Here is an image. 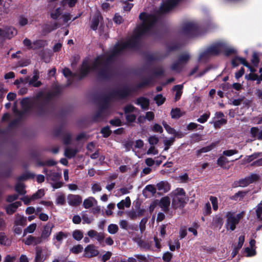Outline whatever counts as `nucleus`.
<instances>
[{
	"mask_svg": "<svg viewBox=\"0 0 262 262\" xmlns=\"http://www.w3.org/2000/svg\"><path fill=\"white\" fill-rule=\"evenodd\" d=\"M58 27V24L57 23H54L53 25H47L46 26L45 28V30L47 33H49L51 31L55 30Z\"/></svg>",
	"mask_w": 262,
	"mask_h": 262,
	"instance_id": "0e129e2a",
	"label": "nucleus"
},
{
	"mask_svg": "<svg viewBox=\"0 0 262 262\" xmlns=\"http://www.w3.org/2000/svg\"><path fill=\"white\" fill-rule=\"evenodd\" d=\"M156 186L158 190L164 192H166L170 189V186L167 181H161L157 184Z\"/></svg>",
	"mask_w": 262,
	"mask_h": 262,
	"instance_id": "6ab92c4d",
	"label": "nucleus"
},
{
	"mask_svg": "<svg viewBox=\"0 0 262 262\" xmlns=\"http://www.w3.org/2000/svg\"><path fill=\"white\" fill-rule=\"evenodd\" d=\"M223 224V219L222 217L219 215H216L212 220V222L211 223V228H219L220 229Z\"/></svg>",
	"mask_w": 262,
	"mask_h": 262,
	"instance_id": "f8f14e48",
	"label": "nucleus"
},
{
	"mask_svg": "<svg viewBox=\"0 0 262 262\" xmlns=\"http://www.w3.org/2000/svg\"><path fill=\"white\" fill-rule=\"evenodd\" d=\"M229 162L228 159L224 156H221L217 160V164L222 167H224V166Z\"/></svg>",
	"mask_w": 262,
	"mask_h": 262,
	"instance_id": "a19ab883",
	"label": "nucleus"
},
{
	"mask_svg": "<svg viewBox=\"0 0 262 262\" xmlns=\"http://www.w3.org/2000/svg\"><path fill=\"white\" fill-rule=\"evenodd\" d=\"M170 200L168 196H165L161 199L159 203V206L162 208L163 211L166 212L169 210V206L170 205Z\"/></svg>",
	"mask_w": 262,
	"mask_h": 262,
	"instance_id": "dca6fc26",
	"label": "nucleus"
},
{
	"mask_svg": "<svg viewBox=\"0 0 262 262\" xmlns=\"http://www.w3.org/2000/svg\"><path fill=\"white\" fill-rule=\"evenodd\" d=\"M45 194L44 190L43 189L38 190L36 193L32 195V199L35 200L41 198Z\"/></svg>",
	"mask_w": 262,
	"mask_h": 262,
	"instance_id": "4d7b16f0",
	"label": "nucleus"
},
{
	"mask_svg": "<svg viewBox=\"0 0 262 262\" xmlns=\"http://www.w3.org/2000/svg\"><path fill=\"white\" fill-rule=\"evenodd\" d=\"M162 124L165 129L169 134L174 135V134L176 133V130L174 128L171 127L165 121L162 122Z\"/></svg>",
	"mask_w": 262,
	"mask_h": 262,
	"instance_id": "09e8293b",
	"label": "nucleus"
},
{
	"mask_svg": "<svg viewBox=\"0 0 262 262\" xmlns=\"http://www.w3.org/2000/svg\"><path fill=\"white\" fill-rule=\"evenodd\" d=\"M107 230L110 234H114L118 232V227L116 224H112L108 226Z\"/></svg>",
	"mask_w": 262,
	"mask_h": 262,
	"instance_id": "37998d69",
	"label": "nucleus"
},
{
	"mask_svg": "<svg viewBox=\"0 0 262 262\" xmlns=\"http://www.w3.org/2000/svg\"><path fill=\"white\" fill-rule=\"evenodd\" d=\"M185 65L182 63L180 60H178V61L174 62L172 66H171V69L173 71H177V72H180L183 68L184 67Z\"/></svg>",
	"mask_w": 262,
	"mask_h": 262,
	"instance_id": "c756f323",
	"label": "nucleus"
},
{
	"mask_svg": "<svg viewBox=\"0 0 262 262\" xmlns=\"http://www.w3.org/2000/svg\"><path fill=\"white\" fill-rule=\"evenodd\" d=\"M99 253L97 247L94 245L90 244L85 248L84 256L86 257L91 258L97 256Z\"/></svg>",
	"mask_w": 262,
	"mask_h": 262,
	"instance_id": "9d476101",
	"label": "nucleus"
},
{
	"mask_svg": "<svg viewBox=\"0 0 262 262\" xmlns=\"http://www.w3.org/2000/svg\"><path fill=\"white\" fill-rule=\"evenodd\" d=\"M61 173L50 170L49 174H47L46 179L48 181H51L52 182H56L58 181L61 178Z\"/></svg>",
	"mask_w": 262,
	"mask_h": 262,
	"instance_id": "f3484780",
	"label": "nucleus"
},
{
	"mask_svg": "<svg viewBox=\"0 0 262 262\" xmlns=\"http://www.w3.org/2000/svg\"><path fill=\"white\" fill-rule=\"evenodd\" d=\"M83 250V247L81 245H77L74 246L71 249V251L74 254H78Z\"/></svg>",
	"mask_w": 262,
	"mask_h": 262,
	"instance_id": "680f3d73",
	"label": "nucleus"
},
{
	"mask_svg": "<svg viewBox=\"0 0 262 262\" xmlns=\"http://www.w3.org/2000/svg\"><path fill=\"white\" fill-rule=\"evenodd\" d=\"M209 199L212 205L213 210L215 211L217 210L218 209V201L217 198L211 196Z\"/></svg>",
	"mask_w": 262,
	"mask_h": 262,
	"instance_id": "8fccbe9b",
	"label": "nucleus"
},
{
	"mask_svg": "<svg viewBox=\"0 0 262 262\" xmlns=\"http://www.w3.org/2000/svg\"><path fill=\"white\" fill-rule=\"evenodd\" d=\"M53 227V224L49 223L44 227L41 236H40V237H41L42 240L47 238L50 235Z\"/></svg>",
	"mask_w": 262,
	"mask_h": 262,
	"instance_id": "4468645a",
	"label": "nucleus"
},
{
	"mask_svg": "<svg viewBox=\"0 0 262 262\" xmlns=\"http://www.w3.org/2000/svg\"><path fill=\"white\" fill-rule=\"evenodd\" d=\"M199 28L192 23H187L183 25L182 33L188 37H194L198 34Z\"/></svg>",
	"mask_w": 262,
	"mask_h": 262,
	"instance_id": "423d86ee",
	"label": "nucleus"
},
{
	"mask_svg": "<svg viewBox=\"0 0 262 262\" xmlns=\"http://www.w3.org/2000/svg\"><path fill=\"white\" fill-rule=\"evenodd\" d=\"M42 241L41 237L29 235L25 241V244L27 245H36L40 244Z\"/></svg>",
	"mask_w": 262,
	"mask_h": 262,
	"instance_id": "ddd939ff",
	"label": "nucleus"
},
{
	"mask_svg": "<svg viewBox=\"0 0 262 262\" xmlns=\"http://www.w3.org/2000/svg\"><path fill=\"white\" fill-rule=\"evenodd\" d=\"M15 191L20 195H23L26 193L25 190V185L23 183H18L15 186Z\"/></svg>",
	"mask_w": 262,
	"mask_h": 262,
	"instance_id": "e433bc0d",
	"label": "nucleus"
},
{
	"mask_svg": "<svg viewBox=\"0 0 262 262\" xmlns=\"http://www.w3.org/2000/svg\"><path fill=\"white\" fill-rule=\"evenodd\" d=\"M68 236V234L64 233L62 231L59 232L55 235V239L59 242H61L63 238H66Z\"/></svg>",
	"mask_w": 262,
	"mask_h": 262,
	"instance_id": "79ce46f5",
	"label": "nucleus"
},
{
	"mask_svg": "<svg viewBox=\"0 0 262 262\" xmlns=\"http://www.w3.org/2000/svg\"><path fill=\"white\" fill-rule=\"evenodd\" d=\"M27 219L24 216L19 214L15 215L14 224L15 226H25L26 224Z\"/></svg>",
	"mask_w": 262,
	"mask_h": 262,
	"instance_id": "a878e982",
	"label": "nucleus"
},
{
	"mask_svg": "<svg viewBox=\"0 0 262 262\" xmlns=\"http://www.w3.org/2000/svg\"><path fill=\"white\" fill-rule=\"evenodd\" d=\"M36 228V224L35 223H33L27 227L26 229H25L24 231V235L27 234V233H33Z\"/></svg>",
	"mask_w": 262,
	"mask_h": 262,
	"instance_id": "4c0bfd02",
	"label": "nucleus"
},
{
	"mask_svg": "<svg viewBox=\"0 0 262 262\" xmlns=\"http://www.w3.org/2000/svg\"><path fill=\"white\" fill-rule=\"evenodd\" d=\"M215 146V144H212L206 147L202 148L201 149L196 151L197 156H199L202 153L207 152L212 149Z\"/></svg>",
	"mask_w": 262,
	"mask_h": 262,
	"instance_id": "c9c22d12",
	"label": "nucleus"
},
{
	"mask_svg": "<svg viewBox=\"0 0 262 262\" xmlns=\"http://www.w3.org/2000/svg\"><path fill=\"white\" fill-rule=\"evenodd\" d=\"M174 141V137L170 138L169 139H165L164 140V144L165 145L164 150H167L169 147L173 144Z\"/></svg>",
	"mask_w": 262,
	"mask_h": 262,
	"instance_id": "c03bdc74",
	"label": "nucleus"
},
{
	"mask_svg": "<svg viewBox=\"0 0 262 262\" xmlns=\"http://www.w3.org/2000/svg\"><path fill=\"white\" fill-rule=\"evenodd\" d=\"M256 214L258 219L261 220L262 217L261 214H262V203H259L256 207Z\"/></svg>",
	"mask_w": 262,
	"mask_h": 262,
	"instance_id": "13d9d810",
	"label": "nucleus"
},
{
	"mask_svg": "<svg viewBox=\"0 0 262 262\" xmlns=\"http://www.w3.org/2000/svg\"><path fill=\"white\" fill-rule=\"evenodd\" d=\"M259 176L255 173H251L250 176L234 182V184L236 187H244L258 180Z\"/></svg>",
	"mask_w": 262,
	"mask_h": 262,
	"instance_id": "0eeeda50",
	"label": "nucleus"
},
{
	"mask_svg": "<svg viewBox=\"0 0 262 262\" xmlns=\"http://www.w3.org/2000/svg\"><path fill=\"white\" fill-rule=\"evenodd\" d=\"M211 212V205L209 202L205 204L203 214L205 215L210 214Z\"/></svg>",
	"mask_w": 262,
	"mask_h": 262,
	"instance_id": "e2e57ef3",
	"label": "nucleus"
},
{
	"mask_svg": "<svg viewBox=\"0 0 262 262\" xmlns=\"http://www.w3.org/2000/svg\"><path fill=\"white\" fill-rule=\"evenodd\" d=\"M77 152L78 150L76 148L67 147L64 149V156L68 158L71 159L74 157Z\"/></svg>",
	"mask_w": 262,
	"mask_h": 262,
	"instance_id": "412c9836",
	"label": "nucleus"
},
{
	"mask_svg": "<svg viewBox=\"0 0 262 262\" xmlns=\"http://www.w3.org/2000/svg\"><path fill=\"white\" fill-rule=\"evenodd\" d=\"M244 214V211H242L237 214H235V213L233 212H227L225 215L226 218L225 224L226 229L231 231H234L236 228V225L238 224Z\"/></svg>",
	"mask_w": 262,
	"mask_h": 262,
	"instance_id": "20e7f679",
	"label": "nucleus"
},
{
	"mask_svg": "<svg viewBox=\"0 0 262 262\" xmlns=\"http://www.w3.org/2000/svg\"><path fill=\"white\" fill-rule=\"evenodd\" d=\"M46 45V41L42 40H37L33 42L32 49L36 50L44 47Z\"/></svg>",
	"mask_w": 262,
	"mask_h": 262,
	"instance_id": "2f4dec72",
	"label": "nucleus"
},
{
	"mask_svg": "<svg viewBox=\"0 0 262 262\" xmlns=\"http://www.w3.org/2000/svg\"><path fill=\"white\" fill-rule=\"evenodd\" d=\"M210 113H205L201 116V117L197 119L198 122L203 123L207 121L208 119L209 118Z\"/></svg>",
	"mask_w": 262,
	"mask_h": 262,
	"instance_id": "bf43d9fd",
	"label": "nucleus"
},
{
	"mask_svg": "<svg viewBox=\"0 0 262 262\" xmlns=\"http://www.w3.org/2000/svg\"><path fill=\"white\" fill-rule=\"evenodd\" d=\"M137 104L139 105L143 109H148L149 101L148 99L144 97H140L137 100Z\"/></svg>",
	"mask_w": 262,
	"mask_h": 262,
	"instance_id": "aec40b11",
	"label": "nucleus"
},
{
	"mask_svg": "<svg viewBox=\"0 0 262 262\" xmlns=\"http://www.w3.org/2000/svg\"><path fill=\"white\" fill-rule=\"evenodd\" d=\"M173 198L172 201V206L173 208H182L186 204V196L184 190L178 188L173 192Z\"/></svg>",
	"mask_w": 262,
	"mask_h": 262,
	"instance_id": "39448f33",
	"label": "nucleus"
},
{
	"mask_svg": "<svg viewBox=\"0 0 262 262\" xmlns=\"http://www.w3.org/2000/svg\"><path fill=\"white\" fill-rule=\"evenodd\" d=\"M10 4L8 3H0V14L4 15L7 14L9 13Z\"/></svg>",
	"mask_w": 262,
	"mask_h": 262,
	"instance_id": "393cba45",
	"label": "nucleus"
},
{
	"mask_svg": "<svg viewBox=\"0 0 262 262\" xmlns=\"http://www.w3.org/2000/svg\"><path fill=\"white\" fill-rule=\"evenodd\" d=\"M97 203V202L94 198L89 197L84 200L83 205L85 208L88 209L93 206Z\"/></svg>",
	"mask_w": 262,
	"mask_h": 262,
	"instance_id": "4be33fe9",
	"label": "nucleus"
},
{
	"mask_svg": "<svg viewBox=\"0 0 262 262\" xmlns=\"http://www.w3.org/2000/svg\"><path fill=\"white\" fill-rule=\"evenodd\" d=\"M182 85H175L173 89L176 91V93L175 95V101H177L180 99L181 95L182 94Z\"/></svg>",
	"mask_w": 262,
	"mask_h": 262,
	"instance_id": "7c9ffc66",
	"label": "nucleus"
},
{
	"mask_svg": "<svg viewBox=\"0 0 262 262\" xmlns=\"http://www.w3.org/2000/svg\"><path fill=\"white\" fill-rule=\"evenodd\" d=\"M130 205V198L127 196L124 200H122L117 204V207L120 209H124V207H129Z\"/></svg>",
	"mask_w": 262,
	"mask_h": 262,
	"instance_id": "c85d7f7f",
	"label": "nucleus"
},
{
	"mask_svg": "<svg viewBox=\"0 0 262 262\" xmlns=\"http://www.w3.org/2000/svg\"><path fill=\"white\" fill-rule=\"evenodd\" d=\"M224 48L223 49L222 52H224L226 55L228 56L235 52V50L227 46V44L224 42Z\"/></svg>",
	"mask_w": 262,
	"mask_h": 262,
	"instance_id": "ea45409f",
	"label": "nucleus"
},
{
	"mask_svg": "<svg viewBox=\"0 0 262 262\" xmlns=\"http://www.w3.org/2000/svg\"><path fill=\"white\" fill-rule=\"evenodd\" d=\"M238 62H240L245 67H249V63L246 61V59L243 57H236L232 61V64L234 67H237L238 65Z\"/></svg>",
	"mask_w": 262,
	"mask_h": 262,
	"instance_id": "5701e85b",
	"label": "nucleus"
},
{
	"mask_svg": "<svg viewBox=\"0 0 262 262\" xmlns=\"http://www.w3.org/2000/svg\"><path fill=\"white\" fill-rule=\"evenodd\" d=\"M185 113L182 112L179 108H175L172 109L170 112L171 117L173 119L179 118L183 116Z\"/></svg>",
	"mask_w": 262,
	"mask_h": 262,
	"instance_id": "cd10ccee",
	"label": "nucleus"
},
{
	"mask_svg": "<svg viewBox=\"0 0 262 262\" xmlns=\"http://www.w3.org/2000/svg\"><path fill=\"white\" fill-rule=\"evenodd\" d=\"M77 1L78 0H62L61 5L63 6L68 5L70 7H72L76 4Z\"/></svg>",
	"mask_w": 262,
	"mask_h": 262,
	"instance_id": "5fc2aeb1",
	"label": "nucleus"
},
{
	"mask_svg": "<svg viewBox=\"0 0 262 262\" xmlns=\"http://www.w3.org/2000/svg\"><path fill=\"white\" fill-rule=\"evenodd\" d=\"M226 122L227 120L225 118H222L221 119L215 121L213 125L215 128H220L222 125L226 124Z\"/></svg>",
	"mask_w": 262,
	"mask_h": 262,
	"instance_id": "864d4df0",
	"label": "nucleus"
},
{
	"mask_svg": "<svg viewBox=\"0 0 262 262\" xmlns=\"http://www.w3.org/2000/svg\"><path fill=\"white\" fill-rule=\"evenodd\" d=\"M168 246L171 251H174L176 249H179L180 248V243L178 239H175L173 243L170 241L168 242Z\"/></svg>",
	"mask_w": 262,
	"mask_h": 262,
	"instance_id": "473e14b6",
	"label": "nucleus"
},
{
	"mask_svg": "<svg viewBox=\"0 0 262 262\" xmlns=\"http://www.w3.org/2000/svg\"><path fill=\"white\" fill-rule=\"evenodd\" d=\"M149 143L152 146L157 144L159 142V138L156 136H151L148 139Z\"/></svg>",
	"mask_w": 262,
	"mask_h": 262,
	"instance_id": "052dcab7",
	"label": "nucleus"
},
{
	"mask_svg": "<svg viewBox=\"0 0 262 262\" xmlns=\"http://www.w3.org/2000/svg\"><path fill=\"white\" fill-rule=\"evenodd\" d=\"M73 237L75 239L80 241L83 237V233L80 230H75L73 233Z\"/></svg>",
	"mask_w": 262,
	"mask_h": 262,
	"instance_id": "de8ad7c7",
	"label": "nucleus"
},
{
	"mask_svg": "<svg viewBox=\"0 0 262 262\" xmlns=\"http://www.w3.org/2000/svg\"><path fill=\"white\" fill-rule=\"evenodd\" d=\"M154 100L158 105H160L164 102L165 98L163 97L162 95L158 94L155 96Z\"/></svg>",
	"mask_w": 262,
	"mask_h": 262,
	"instance_id": "603ef678",
	"label": "nucleus"
},
{
	"mask_svg": "<svg viewBox=\"0 0 262 262\" xmlns=\"http://www.w3.org/2000/svg\"><path fill=\"white\" fill-rule=\"evenodd\" d=\"M68 202L70 206H77L82 202V198L79 195L70 194L67 197Z\"/></svg>",
	"mask_w": 262,
	"mask_h": 262,
	"instance_id": "9b49d317",
	"label": "nucleus"
},
{
	"mask_svg": "<svg viewBox=\"0 0 262 262\" xmlns=\"http://www.w3.org/2000/svg\"><path fill=\"white\" fill-rule=\"evenodd\" d=\"M56 203L57 205H63L65 203V196L63 194L58 195L56 200Z\"/></svg>",
	"mask_w": 262,
	"mask_h": 262,
	"instance_id": "338daca9",
	"label": "nucleus"
},
{
	"mask_svg": "<svg viewBox=\"0 0 262 262\" xmlns=\"http://www.w3.org/2000/svg\"><path fill=\"white\" fill-rule=\"evenodd\" d=\"M130 93L129 90L126 87L118 88L114 90L101 104L99 110L94 116V120L99 121L103 119L110 113V105L108 102L111 99H120L127 97Z\"/></svg>",
	"mask_w": 262,
	"mask_h": 262,
	"instance_id": "f03ea898",
	"label": "nucleus"
},
{
	"mask_svg": "<svg viewBox=\"0 0 262 262\" xmlns=\"http://www.w3.org/2000/svg\"><path fill=\"white\" fill-rule=\"evenodd\" d=\"M33 74V76L32 78H30V77L29 76L26 78V82H28L30 85L34 87H39L42 84V83L41 81L38 80L39 78V71L37 70H34Z\"/></svg>",
	"mask_w": 262,
	"mask_h": 262,
	"instance_id": "1a4fd4ad",
	"label": "nucleus"
},
{
	"mask_svg": "<svg viewBox=\"0 0 262 262\" xmlns=\"http://www.w3.org/2000/svg\"><path fill=\"white\" fill-rule=\"evenodd\" d=\"M21 205L20 202H15L6 207V210L8 214H12L16 210L17 208Z\"/></svg>",
	"mask_w": 262,
	"mask_h": 262,
	"instance_id": "a211bd4d",
	"label": "nucleus"
},
{
	"mask_svg": "<svg viewBox=\"0 0 262 262\" xmlns=\"http://www.w3.org/2000/svg\"><path fill=\"white\" fill-rule=\"evenodd\" d=\"M57 164V162L53 159H48L42 161H38L37 165L38 166H54Z\"/></svg>",
	"mask_w": 262,
	"mask_h": 262,
	"instance_id": "bb28decb",
	"label": "nucleus"
},
{
	"mask_svg": "<svg viewBox=\"0 0 262 262\" xmlns=\"http://www.w3.org/2000/svg\"><path fill=\"white\" fill-rule=\"evenodd\" d=\"M43 256L42 254L41 249L38 248H36L35 262H43Z\"/></svg>",
	"mask_w": 262,
	"mask_h": 262,
	"instance_id": "72a5a7b5",
	"label": "nucleus"
},
{
	"mask_svg": "<svg viewBox=\"0 0 262 262\" xmlns=\"http://www.w3.org/2000/svg\"><path fill=\"white\" fill-rule=\"evenodd\" d=\"M247 194L246 191H239L237 193L232 195L230 199L235 201H241Z\"/></svg>",
	"mask_w": 262,
	"mask_h": 262,
	"instance_id": "b1692460",
	"label": "nucleus"
},
{
	"mask_svg": "<svg viewBox=\"0 0 262 262\" xmlns=\"http://www.w3.org/2000/svg\"><path fill=\"white\" fill-rule=\"evenodd\" d=\"M0 244L5 246L9 245V241L4 233H0Z\"/></svg>",
	"mask_w": 262,
	"mask_h": 262,
	"instance_id": "69168bd1",
	"label": "nucleus"
},
{
	"mask_svg": "<svg viewBox=\"0 0 262 262\" xmlns=\"http://www.w3.org/2000/svg\"><path fill=\"white\" fill-rule=\"evenodd\" d=\"M147 221H148L147 217H144L140 221V223L139 224V228H140V230L141 233H142L145 230V227H146L145 224L147 223Z\"/></svg>",
	"mask_w": 262,
	"mask_h": 262,
	"instance_id": "3c124183",
	"label": "nucleus"
},
{
	"mask_svg": "<svg viewBox=\"0 0 262 262\" xmlns=\"http://www.w3.org/2000/svg\"><path fill=\"white\" fill-rule=\"evenodd\" d=\"M17 34V31L13 27L4 29L3 37L10 39Z\"/></svg>",
	"mask_w": 262,
	"mask_h": 262,
	"instance_id": "2eb2a0df",
	"label": "nucleus"
},
{
	"mask_svg": "<svg viewBox=\"0 0 262 262\" xmlns=\"http://www.w3.org/2000/svg\"><path fill=\"white\" fill-rule=\"evenodd\" d=\"M21 106L24 112L29 111L31 107V104L28 99H24L21 102Z\"/></svg>",
	"mask_w": 262,
	"mask_h": 262,
	"instance_id": "58836bf2",
	"label": "nucleus"
},
{
	"mask_svg": "<svg viewBox=\"0 0 262 262\" xmlns=\"http://www.w3.org/2000/svg\"><path fill=\"white\" fill-rule=\"evenodd\" d=\"M59 92L56 91L38 93L33 101V107L38 112L42 111L49 102Z\"/></svg>",
	"mask_w": 262,
	"mask_h": 262,
	"instance_id": "7ed1b4c3",
	"label": "nucleus"
},
{
	"mask_svg": "<svg viewBox=\"0 0 262 262\" xmlns=\"http://www.w3.org/2000/svg\"><path fill=\"white\" fill-rule=\"evenodd\" d=\"M98 24H99V19L98 18V16H95L92 19L91 28L93 30H96L97 28Z\"/></svg>",
	"mask_w": 262,
	"mask_h": 262,
	"instance_id": "a18cd8bd",
	"label": "nucleus"
},
{
	"mask_svg": "<svg viewBox=\"0 0 262 262\" xmlns=\"http://www.w3.org/2000/svg\"><path fill=\"white\" fill-rule=\"evenodd\" d=\"M137 109L135 108L133 105L128 104L124 108V111L125 114L132 113L137 112Z\"/></svg>",
	"mask_w": 262,
	"mask_h": 262,
	"instance_id": "49530a36",
	"label": "nucleus"
},
{
	"mask_svg": "<svg viewBox=\"0 0 262 262\" xmlns=\"http://www.w3.org/2000/svg\"><path fill=\"white\" fill-rule=\"evenodd\" d=\"M125 117H126V120L128 122H133L136 120V114H132V113H128V114H125Z\"/></svg>",
	"mask_w": 262,
	"mask_h": 262,
	"instance_id": "774afa93",
	"label": "nucleus"
},
{
	"mask_svg": "<svg viewBox=\"0 0 262 262\" xmlns=\"http://www.w3.org/2000/svg\"><path fill=\"white\" fill-rule=\"evenodd\" d=\"M244 252L246 254V256H252L255 255V250L252 248L247 247L244 249Z\"/></svg>",
	"mask_w": 262,
	"mask_h": 262,
	"instance_id": "6e6d98bb",
	"label": "nucleus"
},
{
	"mask_svg": "<svg viewBox=\"0 0 262 262\" xmlns=\"http://www.w3.org/2000/svg\"><path fill=\"white\" fill-rule=\"evenodd\" d=\"M224 47V42L219 41L209 47L206 51L207 55H216L222 52Z\"/></svg>",
	"mask_w": 262,
	"mask_h": 262,
	"instance_id": "6e6552de",
	"label": "nucleus"
},
{
	"mask_svg": "<svg viewBox=\"0 0 262 262\" xmlns=\"http://www.w3.org/2000/svg\"><path fill=\"white\" fill-rule=\"evenodd\" d=\"M190 59V55L187 53H184L179 55L178 60L186 65Z\"/></svg>",
	"mask_w": 262,
	"mask_h": 262,
	"instance_id": "f704fd0d",
	"label": "nucleus"
},
{
	"mask_svg": "<svg viewBox=\"0 0 262 262\" xmlns=\"http://www.w3.org/2000/svg\"><path fill=\"white\" fill-rule=\"evenodd\" d=\"M139 17L142 21V24L137 27L133 35L127 40L117 44L112 50L98 56L91 63H90L88 60L83 61L79 71L80 78L86 76L90 71L95 72L102 77H107L111 75V63L115 56L124 50L136 47L139 42L140 37L149 33L157 20L155 15L145 12L141 13Z\"/></svg>",
	"mask_w": 262,
	"mask_h": 262,
	"instance_id": "f257e3e1",
	"label": "nucleus"
}]
</instances>
